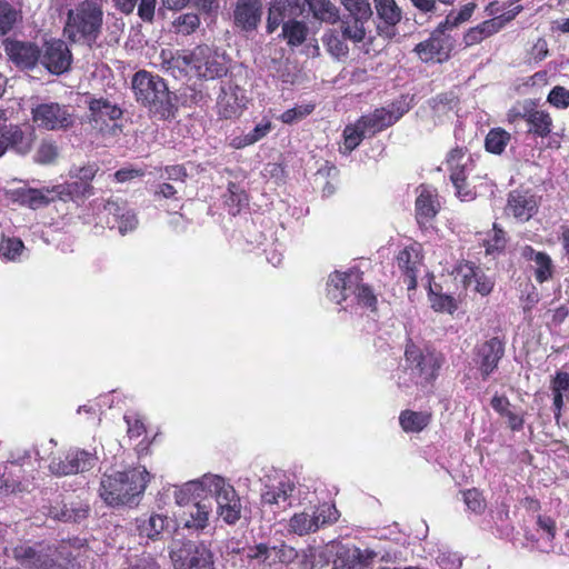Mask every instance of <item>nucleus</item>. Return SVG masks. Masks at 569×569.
Segmentation results:
<instances>
[{
  "label": "nucleus",
  "instance_id": "423d86ee",
  "mask_svg": "<svg viewBox=\"0 0 569 569\" xmlns=\"http://www.w3.org/2000/svg\"><path fill=\"white\" fill-rule=\"evenodd\" d=\"M208 495L217 502V512L228 525H234L241 518L242 506L234 488L219 476H204Z\"/></svg>",
  "mask_w": 569,
  "mask_h": 569
},
{
  "label": "nucleus",
  "instance_id": "b1692460",
  "mask_svg": "<svg viewBox=\"0 0 569 569\" xmlns=\"http://www.w3.org/2000/svg\"><path fill=\"white\" fill-rule=\"evenodd\" d=\"M508 121L515 126L517 132L530 133L533 130V100L517 102L509 110Z\"/></svg>",
  "mask_w": 569,
  "mask_h": 569
},
{
  "label": "nucleus",
  "instance_id": "7c9ffc66",
  "mask_svg": "<svg viewBox=\"0 0 569 569\" xmlns=\"http://www.w3.org/2000/svg\"><path fill=\"white\" fill-rule=\"evenodd\" d=\"M502 27L503 21L501 18L486 20L477 27L469 29L465 36V42L467 46L478 43L483 39L497 33Z\"/></svg>",
  "mask_w": 569,
  "mask_h": 569
},
{
  "label": "nucleus",
  "instance_id": "20e7f679",
  "mask_svg": "<svg viewBox=\"0 0 569 569\" xmlns=\"http://www.w3.org/2000/svg\"><path fill=\"white\" fill-rule=\"evenodd\" d=\"M13 556L26 569H69L72 560L66 547L47 542L16 547Z\"/></svg>",
  "mask_w": 569,
  "mask_h": 569
},
{
  "label": "nucleus",
  "instance_id": "37998d69",
  "mask_svg": "<svg viewBox=\"0 0 569 569\" xmlns=\"http://www.w3.org/2000/svg\"><path fill=\"white\" fill-rule=\"evenodd\" d=\"M366 137H369V131H367V129L360 128V119L356 122L355 126H347L343 130L345 149L351 152Z\"/></svg>",
  "mask_w": 569,
  "mask_h": 569
},
{
  "label": "nucleus",
  "instance_id": "393cba45",
  "mask_svg": "<svg viewBox=\"0 0 569 569\" xmlns=\"http://www.w3.org/2000/svg\"><path fill=\"white\" fill-rule=\"evenodd\" d=\"M210 510L211 501L207 496L199 501L192 502L188 506V511L184 512L183 526L196 530L204 529L208 523Z\"/></svg>",
  "mask_w": 569,
  "mask_h": 569
},
{
  "label": "nucleus",
  "instance_id": "f257e3e1",
  "mask_svg": "<svg viewBox=\"0 0 569 569\" xmlns=\"http://www.w3.org/2000/svg\"><path fill=\"white\" fill-rule=\"evenodd\" d=\"M150 475L144 467L103 473L99 496L110 507L137 506L149 482Z\"/></svg>",
  "mask_w": 569,
  "mask_h": 569
},
{
  "label": "nucleus",
  "instance_id": "c756f323",
  "mask_svg": "<svg viewBox=\"0 0 569 569\" xmlns=\"http://www.w3.org/2000/svg\"><path fill=\"white\" fill-rule=\"evenodd\" d=\"M93 194L92 184H88L79 179L64 184L56 186V196L58 199L68 201L84 199Z\"/></svg>",
  "mask_w": 569,
  "mask_h": 569
},
{
  "label": "nucleus",
  "instance_id": "e433bc0d",
  "mask_svg": "<svg viewBox=\"0 0 569 569\" xmlns=\"http://www.w3.org/2000/svg\"><path fill=\"white\" fill-rule=\"evenodd\" d=\"M551 390L553 393L555 417L559 419L563 406V393L569 391V373L558 372L551 380Z\"/></svg>",
  "mask_w": 569,
  "mask_h": 569
},
{
  "label": "nucleus",
  "instance_id": "69168bd1",
  "mask_svg": "<svg viewBox=\"0 0 569 569\" xmlns=\"http://www.w3.org/2000/svg\"><path fill=\"white\" fill-rule=\"evenodd\" d=\"M327 47L335 57H343L348 54V46L338 36L331 34L327 40Z\"/></svg>",
  "mask_w": 569,
  "mask_h": 569
},
{
  "label": "nucleus",
  "instance_id": "6e6d98bb",
  "mask_svg": "<svg viewBox=\"0 0 569 569\" xmlns=\"http://www.w3.org/2000/svg\"><path fill=\"white\" fill-rule=\"evenodd\" d=\"M272 553H274V561H279L284 565L293 562L299 557V551L293 547L281 543L280 546L272 547Z\"/></svg>",
  "mask_w": 569,
  "mask_h": 569
},
{
  "label": "nucleus",
  "instance_id": "6ab92c4d",
  "mask_svg": "<svg viewBox=\"0 0 569 569\" xmlns=\"http://www.w3.org/2000/svg\"><path fill=\"white\" fill-rule=\"evenodd\" d=\"M89 511V506L80 500L61 499L48 508V516L58 521L78 523L88 517Z\"/></svg>",
  "mask_w": 569,
  "mask_h": 569
},
{
  "label": "nucleus",
  "instance_id": "a18cd8bd",
  "mask_svg": "<svg viewBox=\"0 0 569 569\" xmlns=\"http://www.w3.org/2000/svg\"><path fill=\"white\" fill-rule=\"evenodd\" d=\"M24 250V244L19 238H3L0 242V257L9 261H16Z\"/></svg>",
  "mask_w": 569,
  "mask_h": 569
},
{
  "label": "nucleus",
  "instance_id": "bf43d9fd",
  "mask_svg": "<svg viewBox=\"0 0 569 569\" xmlns=\"http://www.w3.org/2000/svg\"><path fill=\"white\" fill-rule=\"evenodd\" d=\"M547 100L557 108H567L569 106V90L565 87L556 86L549 92Z\"/></svg>",
  "mask_w": 569,
  "mask_h": 569
},
{
  "label": "nucleus",
  "instance_id": "a878e982",
  "mask_svg": "<svg viewBox=\"0 0 569 569\" xmlns=\"http://www.w3.org/2000/svg\"><path fill=\"white\" fill-rule=\"evenodd\" d=\"M295 490V483L290 481H279L276 486H264L261 492V503L263 506H291L290 498Z\"/></svg>",
  "mask_w": 569,
  "mask_h": 569
},
{
  "label": "nucleus",
  "instance_id": "49530a36",
  "mask_svg": "<svg viewBox=\"0 0 569 569\" xmlns=\"http://www.w3.org/2000/svg\"><path fill=\"white\" fill-rule=\"evenodd\" d=\"M377 557V552L370 549H355L351 555L348 556L349 563H345L342 569H361L370 565L372 559Z\"/></svg>",
  "mask_w": 569,
  "mask_h": 569
},
{
  "label": "nucleus",
  "instance_id": "8fccbe9b",
  "mask_svg": "<svg viewBox=\"0 0 569 569\" xmlns=\"http://www.w3.org/2000/svg\"><path fill=\"white\" fill-rule=\"evenodd\" d=\"M58 157V147L54 142L43 140L37 149L34 161L41 164L52 163Z\"/></svg>",
  "mask_w": 569,
  "mask_h": 569
},
{
  "label": "nucleus",
  "instance_id": "ddd939ff",
  "mask_svg": "<svg viewBox=\"0 0 569 569\" xmlns=\"http://www.w3.org/2000/svg\"><path fill=\"white\" fill-rule=\"evenodd\" d=\"M41 64L53 74H62L70 69L72 54L63 40H51L43 44Z\"/></svg>",
  "mask_w": 569,
  "mask_h": 569
},
{
  "label": "nucleus",
  "instance_id": "774afa93",
  "mask_svg": "<svg viewBox=\"0 0 569 569\" xmlns=\"http://www.w3.org/2000/svg\"><path fill=\"white\" fill-rule=\"evenodd\" d=\"M463 500L467 507L475 512H479L483 509V500L476 489L467 490L463 493Z\"/></svg>",
  "mask_w": 569,
  "mask_h": 569
},
{
  "label": "nucleus",
  "instance_id": "13d9d810",
  "mask_svg": "<svg viewBox=\"0 0 569 569\" xmlns=\"http://www.w3.org/2000/svg\"><path fill=\"white\" fill-rule=\"evenodd\" d=\"M352 290L353 291H350V293H355L357 300L363 306L371 308L376 305V296L372 293L371 289L368 286H359L358 282H356L352 286Z\"/></svg>",
  "mask_w": 569,
  "mask_h": 569
},
{
  "label": "nucleus",
  "instance_id": "dca6fc26",
  "mask_svg": "<svg viewBox=\"0 0 569 569\" xmlns=\"http://www.w3.org/2000/svg\"><path fill=\"white\" fill-rule=\"evenodd\" d=\"M4 51L9 59L21 69H32L39 62L41 49L32 42L6 39Z\"/></svg>",
  "mask_w": 569,
  "mask_h": 569
},
{
  "label": "nucleus",
  "instance_id": "2eb2a0df",
  "mask_svg": "<svg viewBox=\"0 0 569 569\" xmlns=\"http://www.w3.org/2000/svg\"><path fill=\"white\" fill-rule=\"evenodd\" d=\"M505 355V343L493 337L475 348V362L483 380L497 369L500 359Z\"/></svg>",
  "mask_w": 569,
  "mask_h": 569
},
{
  "label": "nucleus",
  "instance_id": "338daca9",
  "mask_svg": "<svg viewBox=\"0 0 569 569\" xmlns=\"http://www.w3.org/2000/svg\"><path fill=\"white\" fill-rule=\"evenodd\" d=\"M114 179L118 182H127L131 181L136 178H141L144 176V170L141 168H121L114 172Z\"/></svg>",
  "mask_w": 569,
  "mask_h": 569
},
{
  "label": "nucleus",
  "instance_id": "473e14b6",
  "mask_svg": "<svg viewBox=\"0 0 569 569\" xmlns=\"http://www.w3.org/2000/svg\"><path fill=\"white\" fill-rule=\"evenodd\" d=\"M320 528V516L307 512L295 513L289 520V531L298 536L316 532Z\"/></svg>",
  "mask_w": 569,
  "mask_h": 569
},
{
  "label": "nucleus",
  "instance_id": "a19ab883",
  "mask_svg": "<svg viewBox=\"0 0 569 569\" xmlns=\"http://www.w3.org/2000/svg\"><path fill=\"white\" fill-rule=\"evenodd\" d=\"M349 17L353 19V24H349L348 21L342 20V34L346 39H350L353 42H361L366 37V30L363 23L369 18H359L355 12H349Z\"/></svg>",
  "mask_w": 569,
  "mask_h": 569
},
{
  "label": "nucleus",
  "instance_id": "39448f33",
  "mask_svg": "<svg viewBox=\"0 0 569 569\" xmlns=\"http://www.w3.org/2000/svg\"><path fill=\"white\" fill-rule=\"evenodd\" d=\"M168 549L173 569H214L213 553L204 541L177 539Z\"/></svg>",
  "mask_w": 569,
  "mask_h": 569
},
{
  "label": "nucleus",
  "instance_id": "9d476101",
  "mask_svg": "<svg viewBox=\"0 0 569 569\" xmlns=\"http://www.w3.org/2000/svg\"><path fill=\"white\" fill-rule=\"evenodd\" d=\"M410 110V104L405 98L393 101L387 107L376 109L372 113L360 118V128L369 131V137L395 124Z\"/></svg>",
  "mask_w": 569,
  "mask_h": 569
},
{
  "label": "nucleus",
  "instance_id": "c03bdc74",
  "mask_svg": "<svg viewBox=\"0 0 569 569\" xmlns=\"http://www.w3.org/2000/svg\"><path fill=\"white\" fill-rule=\"evenodd\" d=\"M124 21L120 17L108 16L107 20V34L104 37V43L107 46H116L119 44L121 36L124 30Z\"/></svg>",
  "mask_w": 569,
  "mask_h": 569
},
{
  "label": "nucleus",
  "instance_id": "0e129e2a",
  "mask_svg": "<svg viewBox=\"0 0 569 569\" xmlns=\"http://www.w3.org/2000/svg\"><path fill=\"white\" fill-rule=\"evenodd\" d=\"M117 221L119 223L118 228L121 234L134 230L138 224L136 213L130 209H127L126 212L121 213V217Z\"/></svg>",
  "mask_w": 569,
  "mask_h": 569
},
{
  "label": "nucleus",
  "instance_id": "7ed1b4c3",
  "mask_svg": "<svg viewBox=\"0 0 569 569\" xmlns=\"http://www.w3.org/2000/svg\"><path fill=\"white\" fill-rule=\"evenodd\" d=\"M102 27V7L92 0H84L68 11L64 33L71 42H82L90 48L101 47L97 41Z\"/></svg>",
  "mask_w": 569,
  "mask_h": 569
},
{
  "label": "nucleus",
  "instance_id": "e2e57ef3",
  "mask_svg": "<svg viewBox=\"0 0 569 569\" xmlns=\"http://www.w3.org/2000/svg\"><path fill=\"white\" fill-rule=\"evenodd\" d=\"M168 69H178L180 72L186 71V68H193V61H191L190 52L178 53L172 56L168 61Z\"/></svg>",
  "mask_w": 569,
  "mask_h": 569
},
{
  "label": "nucleus",
  "instance_id": "72a5a7b5",
  "mask_svg": "<svg viewBox=\"0 0 569 569\" xmlns=\"http://www.w3.org/2000/svg\"><path fill=\"white\" fill-rule=\"evenodd\" d=\"M430 415L421 411L403 410L400 413L399 422L406 432H419L430 422Z\"/></svg>",
  "mask_w": 569,
  "mask_h": 569
},
{
  "label": "nucleus",
  "instance_id": "cd10ccee",
  "mask_svg": "<svg viewBox=\"0 0 569 569\" xmlns=\"http://www.w3.org/2000/svg\"><path fill=\"white\" fill-rule=\"evenodd\" d=\"M56 196V186L52 188H42V189H26L19 192V200L22 204L28 206L31 209H39L48 206L50 202L54 201Z\"/></svg>",
  "mask_w": 569,
  "mask_h": 569
},
{
  "label": "nucleus",
  "instance_id": "412c9836",
  "mask_svg": "<svg viewBox=\"0 0 569 569\" xmlns=\"http://www.w3.org/2000/svg\"><path fill=\"white\" fill-rule=\"evenodd\" d=\"M518 222H527L533 214V193L530 189H517L509 193L506 208Z\"/></svg>",
  "mask_w": 569,
  "mask_h": 569
},
{
  "label": "nucleus",
  "instance_id": "aec40b11",
  "mask_svg": "<svg viewBox=\"0 0 569 569\" xmlns=\"http://www.w3.org/2000/svg\"><path fill=\"white\" fill-rule=\"evenodd\" d=\"M262 16L261 0H238L233 18L237 27L244 31H253L258 28Z\"/></svg>",
  "mask_w": 569,
  "mask_h": 569
},
{
  "label": "nucleus",
  "instance_id": "c9c22d12",
  "mask_svg": "<svg viewBox=\"0 0 569 569\" xmlns=\"http://www.w3.org/2000/svg\"><path fill=\"white\" fill-rule=\"evenodd\" d=\"M377 16L388 27H395L401 20V9L395 0H373Z\"/></svg>",
  "mask_w": 569,
  "mask_h": 569
},
{
  "label": "nucleus",
  "instance_id": "4be33fe9",
  "mask_svg": "<svg viewBox=\"0 0 569 569\" xmlns=\"http://www.w3.org/2000/svg\"><path fill=\"white\" fill-rule=\"evenodd\" d=\"M359 280L360 276L358 272H333L330 274L327 283V295L329 299L340 305L343 300L347 299L350 291H353L352 286Z\"/></svg>",
  "mask_w": 569,
  "mask_h": 569
},
{
  "label": "nucleus",
  "instance_id": "bb28decb",
  "mask_svg": "<svg viewBox=\"0 0 569 569\" xmlns=\"http://www.w3.org/2000/svg\"><path fill=\"white\" fill-rule=\"evenodd\" d=\"M439 211V202L433 192L428 188L421 187V191L416 199V218L419 224L433 219Z\"/></svg>",
  "mask_w": 569,
  "mask_h": 569
},
{
  "label": "nucleus",
  "instance_id": "a211bd4d",
  "mask_svg": "<svg viewBox=\"0 0 569 569\" xmlns=\"http://www.w3.org/2000/svg\"><path fill=\"white\" fill-rule=\"evenodd\" d=\"M452 48V39L443 33L441 29H436L429 39L418 43L415 51L422 61H430L437 58L442 61L449 58Z\"/></svg>",
  "mask_w": 569,
  "mask_h": 569
},
{
  "label": "nucleus",
  "instance_id": "79ce46f5",
  "mask_svg": "<svg viewBox=\"0 0 569 569\" xmlns=\"http://www.w3.org/2000/svg\"><path fill=\"white\" fill-rule=\"evenodd\" d=\"M315 17L321 20L336 22L338 17L337 8L330 0H306Z\"/></svg>",
  "mask_w": 569,
  "mask_h": 569
},
{
  "label": "nucleus",
  "instance_id": "4c0bfd02",
  "mask_svg": "<svg viewBox=\"0 0 569 569\" xmlns=\"http://www.w3.org/2000/svg\"><path fill=\"white\" fill-rule=\"evenodd\" d=\"M413 250L405 248L397 256V263L407 278L408 289H415L417 286L416 262L412 260Z\"/></svg>",
  "mask_w": 569,
  "mask_h": 569
},
{
  "label": "nucleus",
  "instance_id": "09e8293b",
  "mask_svg": "<svg viewBox=\"0 0 569 569\" xmlns=\"http://www.w3.org/2000/svg\"><path fill=\"white\" fill-rule=\"evenodd\" d=\"M450 179L456 188V194L462 201H469L475 198V192L468 187L466 177L462 170H456L451 173Z\"/></svg>",
  "mask_w": 569,
  "mask_h": 569
},
{
  "label": "nucleus",
  "instance_id": "2f4dec72",
  "mask_svg": "<svg viewBox=\"0 0 569 569\" xmlns=\"http://www.w3.org/2000/svg\"><path fill=\"white\" fill-rule=\"evenodd\" d=\"M462 272V281L465 286L476 283V291L482 296L489 295L493 288V283L487 278L483 272L473 266L466 264L460 270Z\"/></svg>",
  "mask_w": 569,
  "mask_h": 569
},
{
  "label": "nucleus",
  "instance_id": "6e6552de",
  "mask_svg": "<svg viewBox=\"0 0 569 569\" xmlns=\"http://www.w3.org/2000/svg\"><path fill=\"white\" fill-rule=\"evenodd\" d=\"M405 360L410 376H416L426 387L436 379L442 362L438 353L430 350L423 352L411 340L406 346Z\"/></svg>",
  "mask_w": 569,
  "mask_h": 569
},
{
  "label": "nucleus",
  "instance_id": "603ef678",
  "mask_svg": "<svg viewBox=\"0 0 569 569\" xmlns=\"http://www.w3.org/2000/svg\"><path fill=\"white\" fill-rule=\"evenodd\" d=\"M313 110H315L313 103L297 106L295 108H291V109H288L287 111H284L281 114L280 119L283 123L291 124V123L309 116Z\"/></svg>",
  "mask_w": 569,
  "mask_h": 569
},
{
  "label": "nucleus",
  "instance_id": "5701e85b",
  "mask_svg": "<svg viewBox=\"0 0 569 569\" xmlns=\"http://www.w3.org/2000/svg\"><path fill=\"white\" fill-rule=\"evenodd\" d=\"M168 517L158 513L142 516L136 519V530L138 535L152 541L162 539L163 533L168 529Z\"/></svg>",
  "mask_w": 569,
  "mask_h": 569
},
{
  "label": "nucleus",
  "instance_id": "680f3d73",
  "mask_svg": "<svg viewBox=\"0 0 569 569\" xmlns=\"http://www.w3.org/2000/svg\"><path fill=\"white\" fill-rule=\"evenodd\" d=\"M271 553L272 547H269L266 543H259L248 548L247 558L266 562L270 558Z\"/></svg>",
  "mask_w": 569,
  "mask_h": 569
},
{
  "label": "nucleus",
  "instance_id": "3c124183",
  "mask_svg": "<svg viewBox=\"0 0 569 569\" xmlns=\"http://www.w3.org/2000/svg\"><path fill=\"white\" fill-rule=\"evenodd\" d=\"M506 243L507 239L505 231L498 228L497 223H495L493 236L486 241V252L488 254L500 253L503 251Z\"/></svg>",
  "mask_w": 569,
  "mask_h": 569
},
{
  "label": "nucleus",
  "instance_id": "052dcab7",
  "mask_svg": "<svg viewBox=\"0 0 569 569\" xmlns=\"http://www.w3.org/2000/svg\"><path fill=\"white\" fill-rule=\"evenodd\" d=\"M432 308L436 311L452 313L457 309L455 299L449 295H435L431 298Z\"/></svg>",
  "mask_w": 569,
  "mask_h": 569
},
{
  "label": "nucleus",
  "instance_id": "58836bf2",
  "mask_svg": "<svg viewBox=\"0 0 569 569\" xmlns=\"http://www.w3.org/2000/svg\"><path fill=\"white\" fill-rule=\"evenodd\" d=\"M21 12L7 0H0V34H7L21 20Z\"/></svg>",
  "mask_w": 569,
  "mask_h": 569
},
{
  "label": "nucleus",
  "instance_id": "4d7b16f0",
  "mask_svg": "<svg viewBox=\"0 0 569 569\" xmlns=\"http://www.w3.org/2000/svg\"><path fill=\"white\" fill-rule=\"evenodd\" d=\"M99 167L96 163H90L80 168H73L70 170V177L79 179L88 184H91V181L96 177Z\"/></svg>",
  "mask_w": 569,
  "mask_h": 569
},
{
  "label": "nucleus",
  "instance_id": "c85d7f7f",
  "mask_svg": "<svg viewBox=\"0 0 569 569\" xmlns=\"http://www.w3.org/2000/svg\"><path fill=\"white\" fill-rule=\"evenodd\" d=\"M208 495V485L204 483V476L201 480H192L184 483L174 491L176 502L180 506H190L197 499H203L202 495Z\"/></svg>",
  "mask_w": 569,
  "mask_h": 569
},
{
  "label": "nucleus",
  "instance_id": "5fc2aeb1",
  "mask_svg": "<svg viewBox=\"0 0 569 569\" xmlns=\"http://www.w3.org/2000/svg\"><path fill=\"white\" fill-rule=\"evenodd\" d=\"M341 3L349 12H355L360 19L370 18L372 10L368 0H341Z\"/></svg>",
  "mask_w": 569,
  "mask_h": 569
},
{
  "label": "nucleus",
  "instance_id": "f8f14e48",
  "mask_svg": "<svg viewBox=\"0 0 569 569\" xmlns=\"http://www.w3.org/2000/svg\"><path fill=\"white\" fill-rule=\"evenodd\" d=\"M193 69L204 79H216L227 73V67L220 56L207 44L197 46L190 51Z\"/></svg>",
  "mask_w": 569,
  "mask_h": 569
},
{
  "label": "nucleus",
  "instance_id": "1a4fd4ad",
  "mask_svg": "<svg viewBox=\"0 0 569 569\" xmlns=\"http://www.w3.org/2000/svg\"><path fill=\"white\" fill-rule=\"evenodd\" d=\"M31 113L33 122L39 128L50 131H66L76 122L71 107L58 102L40 103L32 108Z\"/></svg>",
  "mask_w": 569,
  "mask_h": 569
},
{
  "label": "nucleus",
  "instance_id": "f704fd0d",
  "mask_svg": "<svg viewBox=\"0 0 569 569\" xmlns=\"http://www.w3.org/2000/svg\"><path fill=\"white\" fill-rule=\"evenodd\" d=\"M308 34V27L305 22L298 21L297 19L286 21L282 24V38L287 40L290 47H298L302 44Z\"/></svg>",
  "mask_w": 569,
  "mask_h": 569
},
{
  "label": "nucleus",
  "instance_id": "de8ad7c7",
  "mask_svg": "<svg viewBox=\"0 0 569 569\" xmlns=\"http://www.w3.org/2000/svg\"><path fill=\"white\" fill-rule=\"evenodd\" d=\"M555 266L545 252H536V280L545 282L552 278Z\"/></svg>",
  "mask_w": 569,
  "mask_h": 569
},
{
  "label": "nucleus",
  "instance_id": "864d4df0",
  "mask_svg": "<svg viewBox=\"0 0 569 569\" xmlns=\"http://www.w3.org/2000/svg\"><path fill=\"white\" fill-rule=\"evenodd\" d=\"M199 23L200 19L196 13L181 14L174 20L178 31L184 34L193 32L199 27Z\"/></svg>",
  "mask_w": 569,
  "mask_h": 569
},
{
  "label": "nucleus",
  "instance_id": "9b49d317",
  "mask_svg": "<svg viewBox=\"0 0 569 569\" xmlns=\"http://www.w3.org/2000/svg\"><path fill=\"white\" fill-rule=\"evenodd\" d=\"M96 460L94 453L82 449H72L63 456L52 457L48 468L53 476L64 477L93 468Z\"/></svg>",
  "mask_w": 569,
  "mask_h": 569
},
{
  "label": "nucleus",
  "instance_id": "f3484780",
  "mask_svg": "<svg viewBox=\"0 0 569 569\" xmlns=\"http://www.w3.org/2000/svg\"><path fill=\"white\" fill-rule=\"evenodd\" d=\"M302 0H273L268 10L267 32L272 33L286 21L298 19L303 12Z\"/></svg>",
  "mask_w": 569,
  "mask_h": 569
},
{
  "label": "nucleus",
  "instance_id": "f03ea898",
  "mask_svg": "<svg viewBox=\"0 0 569 569\" xmlns=\"http://www.w3.org/2000/svg\"><path fill=\"white\" fill-rule=\"evenodd\" d=\"M131 88L137 102L148 108L158 119L170 120L176 117L178 98L160 76L139 70L131 79Z\"/></svg>",
  "mask_w": 569,
  "mask_h": 569
},
{
  "label": "nucleus",
  "instance_id": "0eeeda50",
  "mask_svg": "<svg viewBox=\"0 0 569 569\" xmlns=\"http://www.w3.org/2000/svg\"><path fill=\"white\" fill-rule=\"evenodd\" d=\"M36 139L32 127L7 124L4 112L0 111V157L7 151L24 157L31 152Z\"/></svg>",
  "mask_w": 569,
  "mask_h": 569
},
{
  "label": "nucleus",
  "instance_id": "4468645a",
  "mask_svg": "<svg viewBox=\"0 0 569 569\" xmlns=\"http://www.w3.org/2000/svg\"><path fill=\"white\" fill-rule=\"evenodd\" d=\"M84 98L89 110V123L96 129H102V126H107L108 121L119 120L123 116L122 109L104 97L97 98L94 94L87 92Z\"/></svg>",
  "mask_w": 569,
  "mask_h": 569
},
{
  "label": "nucleus",
  "instance_id": "ea45409f",
  "mask_svg": "<svg viewBox=\"0 0 569 569\" xmlns=\"http://www.w3.org/2000/svg\"><path fill=\"white\" fill-rule=\"evenodd\" d=\"M510 140V133L502 128L491 129L485 140L486 150L488 152L500 154L503 152Z\"/></svg>",
  "mask_w": 569,
  "mask_h": 569
}]
</instances>
